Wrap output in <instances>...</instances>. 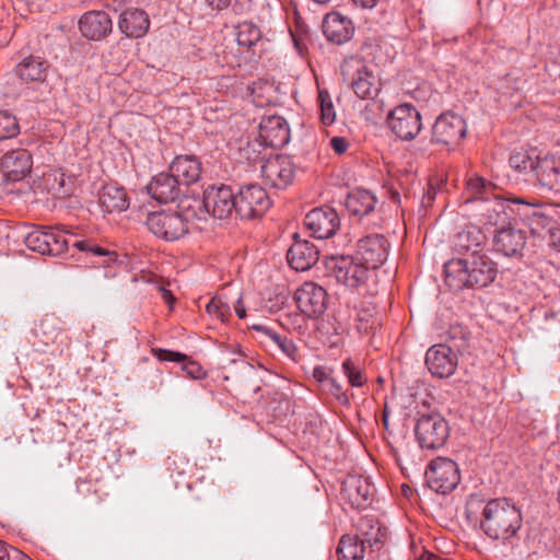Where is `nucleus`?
<instances>
[{
	"instance_id": "31",
	"label": "nucleus",
	"mask_w": 560,
	"mask_h": 560,
	"mask_svg": "<svg viewBox=\"0 0 560 560\" xmlns=\"http://www.w3.org/2000/svg\"><path fill=\"white\" fill-rule=\"evenodd\" d=\"M98 203L103 212L120 213L128 209L129 198L122 187L108 184L102 187L98 194Z\"/></svg>"
},
{
	"instance_id": "24",
	"label": "nucleus",
	"mask_w": 560,
	"mask_h": 560,
	"mask_svg": "<svg viewBox=\"0 0 560 560\" xmlns=\"http://www.w3.org/2000/svg\"><path fill=\"white\" fill-rule=\"evenodd\" d=\"M180 183L173 173H160L148 184V194L161 203L175 201L182 194Z\"/></svg>"
},
{
	"instance_id": "36",
	"label": "nucleus",
	"mask_w": 560,
	"mask_h": 560,
	"mask_svg": "<svg viewBox=\"0 0 560 560\" xmlns=\"http://www.w3.org/2000/svg\"><path fill=\"white\" fill-rule=\"evenodd\" d=\"M354 536L359 537L362 544H365L370 548H378V545L385 537V532L373 517L364 516L359 520L357 534H354Z\"/></svg>"
},
{
	"instance_id": "54",
	"label": "nucleus",
	"mask_w": 560,
	"mask_h": 560,
	"mask_svg": "<svg viewBox=\"0 0 560 560\" xmlns=\"http://www.w3.org/2000/svg\"><path fill=\"white\" fill-rule=\"evenodd\" d=\"M548 243L549 246L560 252V224H556L548 230Z\"/></svg>"
},
{
	"instance_id": "3",
	"label": "nucleus",
	"mask_w": 560,
	"mask_h": 560,
	"mask_svg": "<svg viewBox=\"0 0 560 560\" xmlns=\"http://www.w3.org/2000/svg\"><path fill=\"white\" fill-rule=\"evenodd\" d=\"M342 75L361 100H373L381 90L380 78L362 60L354 58L347 60L342 66Z\"/></svg>"
},
{
	"instance_id": "47",
	"label": "nucleus",
	"mask_w": 560,
	"mask_h": 560,
	"mask_svg": "<svg viewBox=\"0 0 560 560\" xmlns=\"http://www.w3.org/2000/svg\"><path fill=\"white\" fill-rule=\"evenodd\" d=\"M324 388L332 395L340 405L348 406L350 404L349 395L334 377L328 381Z\"/></svg>"
},
{
	"instance_id": "30",
	"label": "nucleus",
	"mask_w": 560,
	"mask_h": 560,
	"mask_svg": "<svg viewBox=\"0 0 560 560\" xmlns=\"http://www.w3.org/2000/svg\"><path fill=\"white\" fill-rule=\"evenodd\" d=\"M541 161L534 152L516 151L510 155L509 165L514 172L515 179L530 182Z\"/></svg>"
},
{
	"instance_id": "38",
	"label": "nucleus",
	"mask_w": 560,
	"mask_h": 560,
	"mask_svg": "<svg viewBox=\"0 0 560 560\" xmlns=\"http://www.w3.org/2000/svg\"><path fill=\"white\" fill-rule=\"evenodd\" d=\"M47 191L56 198H66L73 191V183L61 172H52L45 176Z\"/></svg>"
},
{
	"instance_id": "20",
	"label": "nucleus",
	"mask_w": 560,
	"mask_h": 560,
	"mask_svg": "<svg viewBox=\"0 0 560 560\" xmlns=\"http://www.w3.org/2000/svg\"><path fill=\"white\" fill-rule=\"evenodd\" d=\"M526 245V233L512 224L499 229L493 236V248L506 257H518Z\"/></svg>"
},
{
	"instance_id": "8",
	"label": "nucleus",
	"mask_w": 560,
	"mask_h": 560,
	"mask_svg": "<svg viewBox=\"0 0 560 560\" xmlns=\"http://www.w3.org/2000/svg\"><path fill=\"white\" fill-rule=\"evenodd\" d=\"M147 226L155 236L172 242L188 232L187 221L175 211H160L148 214Z\"/></svg>"
},
{
	"instance_id": "51",
	"label": "nucleus",
	"mask_w": 560,
	"mask_h": 560,
	"mask_svg": "<svg viewBox=\"0 0 560 560\" xmlns=\"http://www.w3.org/2000/svg\"><path fill=\"white\" fill-rule=\"evenodd\" d=\"M183 370L187 373V375L195 380H200L206 375L203 369L194 361H188L185 363L183 365Z\"/></svg>"
},
{
	"instance_id": "45",
	"label": "nucleus",
	"mask_w": 560,
	"mask_h": 560,
	"mask_svg": "<svg viewBox=\"0 0 560 560\" xmlns=\"http://www.w3.org/2000/svg\"><path fill=\"white\" fill-rule=\"evenodd\" d=\"M207 313L220 319L221 322H228L231 317V308L220 296H214L206 306Z\"/></svg>"
},
{
	"instance_id": "59",
	"label": "nucleus",
	"mask_w": 560,
	"mask_h": 560,
	"mask_svg": "<svg viewBox=\"0 0 560 560\" xmlns=\"http://www.w3.org/2000/svg\"><path fill=\"white\" fill-rule=\"evenodd\" d=\"M234 311L238 318L243 319L246 317V308L243 304L242 298H238L234 304Z\"/></svg>"
},
{
	"instance_id": "56",
	"label": "nucleus",
	"mask_w": 560,
	"mask_h": 560,
	"mask_svg": "<svg viewBox=\"0 0 560 560\" xmlns=\"http://www.w3.org/2000/svg\"><path fill=\"white\" fill-rule=\"evenodd\" d=\"M314 378L322 384L324 387L329 380L332 377L330 376L329 372H327L324 368L317 366L313 371Z\"/></svg>"
},
{
	"instance_id": "43",
	"label": "nucleus",
	"mask_w": 560,
	"mask_h": 560,
	"mask_svg": "<svg viewBox=\"0 0 560 560\" xmlns=\"http://www.w3.org/2000/svg\"><path fill=\"white\" fill-rule=\"evenodd\" d=\"M377 320L374 316V308H360L357 313L355 328L361 335H369L376 328Z\"/></svg>"
},
{
	"instance_id": "26",
	"label": "nucleus",
	"mask_w": 560,
	"mask_h": 560,
	"mask_svg": "<svg viewBox=\"0 0 560 560\" xmlns=\"http://www.w3.org/2000/svg\"><path fill=\"white\" fill-rule=\"evenodd\" d=\"M82 35L92 40H98L110 33L113 23L104 11H91L82 15L79 21Z\"/></svg>"
},
{
	"instance_id": "41",
	"label": "nucleus",
	"mask_w": 560,
	"mask_h": 560,
	"mask_svg": "<svg viewBox=\"0 0 560 560\" xmlns=\"http://www.w3.org/2000/svg\"><path fill=\"white\" fill-rule=\"evenodd\" d=\"M470 332L463 326H452L447 331V346L452 347L455 352L463 353L469 346Z\"/></svg>"
},
{
	"instance_id": "5",
	"label": "nucleus",
	"mask_w": 560,
	"mask_h": 560,
	"mask_svg": "<svg viewBox=\"0 0 560 560\" xmlns=\"http://www.w3.org/2000/svg\"><path fill=\"white\" fill-rule=\"evenodd\" d=\"M504 202L511 214L523 221L532 234L540 235L544 230L552 226V217L547 214L541 206L515 196L506 197Z\"/></svg>"
},
{
	"instance_id": "27",
	"label": "nucleus",
	"mask_w": 560,
	"mask_h": 560,
	"mask_svg": "<svg viewBox=\"0 0 560 560\" xmlns=\"http://www.w3.org/2000/svg\"><path fill=\"white\" fill-rule=\"evenodd\" d=\"M323 32L329 42L341 45L352 37L354 28L351 20L338 12H330L324 19Z\"/></svg>"
},
{
	"instance_id": "22",
	"label": "nucleus",
	"mask_w": 560,
	"mask_h": 560,
	"mask_svg": "<svg viewBox=\"0 0 560 560\" xmlns=\"http://www.w3.org/2000/svg\"><path fill=\"white\" fill-rule=\"evenodd\" d=\"M259 138L266 147H284L290 140L287 120L278 115L262 117L259 124Z\"/></svg>"
},
{
	"instance_id": "7",
	"label": "nucleus",
	"mask_w": 560,
	"mask_h": 560,
	"mask_svg": "<svg viewBox=\"0 0 560 560\" xmlns=\"http://www.w3.org/2000/svg\"><path fill=\"white\" fill-rule=\"evenodd\" d=\"M327 268L332 272L338 282L346 287L358 289L365 284L370 277V269L355 257H331L327 261Z\"/></svg>"
},
{
	"instance_id": "52",
	"label": "nucleus",
	"mask_w": 560,
	"mask_h": 560,
	"mask_svg": "<svg viewBox=\"0 0 560 560\" xmlns=\"http://www.w3.org/2000/svg\"><path fill=\"white\" fill-rule=\"evenodd\" d=\"M282 325L283 326H293V329H301L305 323V318L302 314H285L282 317Z\"/></svg>"
},
{
	"instance_id": "37",
	"label": "nucleus",
	"mask_w": 560,
	"mask_h": 560,
	"mask_svg": "<svg viewBox=\"0 0 560 560\" xmlns=\"http://www.w3.org/2000/svg\"><path fill=\"white\" fill-rule=\"evenodd\" d=\"M366 545L354 535H343L338 545L339 560H363Z\"/></svg>"
},
{
	"instance_id": "13",
	"label": "nucleus",
	"mask_w": 560,
	"mask_h": 560,
	"mask_svg": "<svg viewBox=\"0 0 560 560\" xmlns=\"http://www.w3.org/2000/svg\"><path fill=\"white\" fill-rule=\"evenodd\" d=\"M264 183L272 188L282 189L294 177V164L290 156L277 154L267 159L260 168Z\"/></svg>"
},
{
	"instance_id": "14",
	"label": "nucleus",
	"mask_w": 560,
	"mask_h": 560,
	"mask_svg": "<svg viewBox=\"0 0 560 560\" xmlns=\"http://www.w3.org/2000/svg\"><path fill=\"white\" fill-rule=\"evenodd\" d=\"M389 243L384 235H366L358 241L355 259L374 270L386 261Z\"/></svg>"
},
{
	"instance_id": "23",
	"label": "nucleus",
	"mask_w": 560,
	"mask_h": 560,
	"mask_svg": "<svg viewBox=\"0 0 560 560\" xmlns=\"http://www.w3.org/2000/svg\"><path fill=\"white\" fill-rule=\"evenodd\" d=\"M485 238L481 230L476 226L463 230L453 242L454 258H469L485 254Z\"/></svg>"
},
{
	"instance_id": "28",
	"label": "nucleus",
	"mask_w": 560,
	"mask_h": 560,
	"mask_svg": "<svg viewBox=\"0 0 560 560\" xmlns=\"http://www.w3.org/2000/svg\"><path fill=\"white\" fill-rule=\"evenodd\" d=\"M170 172L180 185L189 186L200 179L202 164L195 155H177L170 165Z\"/></svg>"
},
{
	"instance_id": "58",
	"label": "nucleus",
	"mask_w": 560,
	"mask_h": 560,
	"mask_svg": "<svg viewBox=\"0 0 560 560\" xmlns=\"http://www.w3.org/2000/svg\"><path fill=\"white\" fill-rule=\"evenodd\" d=\"M520 89V79L512 78L510 74L506 75V94L512 93Z\"/></svg>"
},
{
	"instance_id": "55",
	"label": "nucleus",
	"mask_w": 560,
	"mask_h": 560,
	"mask_svg": "<svg viewBox=\"0 0 560 560\" xmlns=\"http://www.w3.org/2000/svg\"><path fill=\"white\" fill-rule=\"evenodd\" d=\"M348 141L342 137H334L330 139V147L337 154H342L348 149Z\"/></svg>"
},
{
	"instance_id": "50",
	"label": "nucleus",
	"mask_w": 560,
	"mask_h": 560,
	"mask_svg": "<svg viewBox=\"0 0 560 560\" xmlns=\"http://www.w3.org/2000/svg\"><path fill=\"white\" fill-rule=\"evenodd\" d=\"M278 348L287 355L289 357L290 359H292L293 361H298V358H299V353H298V348L295 346V343L289 339L288 337H285L281 342L280 345L278 346Z\"/></svg>"
},
{
	"instance_id": "10",
	"label": "nucleus",
	"mask_w": 560,
	"mask_h": 560,
	"mask_svg": "<svg viewBox=\"0 0 560 560\" xmlns=\"http://www.w3.org/2000/svg\"><path fill=\"white\" fill-rule=\"evenodd\" d=\"M235 202L236 213L247 220L261 217L271 205L266 190L256 184L241 187Z\"/></svg>"
},
{
	"instance_id": "61",
	"label": "nucleus",
	"mask_w": 560,
	"mask_h": 560,
	"mask_svg": "<svg viewBox=\"0 0 560 560\" xmlns=\"http://www.w3.org/2000/svg\"><path fill=\"white\" fill-rule=\"evenodd\" d=\"M353 3L363 9H372L376 5L378 0H352Z\"/></svg>"
},
{
	"instance_id": "35",
	"label": "nucleus",
	"mask_w": 560,
	"mask_h": 560,
	"mask_svg": "<svg viewBox=\"0 0 560 560\" xmlns=\"http://www.w3.org/2000/svg\"><path fill=\"white\" fill-rule=\"evenodd\" d=\"M376 198L375 196L364 189H358L350 192L346 199V208L349 213L363 217L368 215L375 209Z\"/></svg>"
},
{
	"instance_id": "49",
	"label": "nucleus",
	"mask_w": 560,
	"mask_h": 560,
	"mask_svg": "<svg viewBox=\"0 0 560 560\" xmlns=\"http://www.w3.org/2000/svg\"><path fill=\"white\" fill-rule=\"evenodd\" d=\"M153 352L160 361L184 362L186 360L185 354L171 350L154 349Z\"/></svg>"
},
{
	"instance_id": "44",
	"label": "nucleus",
	"mask_w": 560,
	"mask_h": 560,
	"mask_svg": "<svg viewBox=\"0 0 560 560\" xmlns=\"http://www.w3.org/2000/svg\"><path fill=\"white\" fill-rule=\"evenodd\" d=\"M20 133V125L16 117L9 110H0V140L16 137Z\"/></svg>"
},
{
	"instance_id": "62",
	"label": "nucleus",
	"mask_w": 560,
	"mask_h": 560,
	"mask_svg": "<svg viewBox=\"0 0 560 560\" xmlns=\"http://www.w3.org/2000/svg\"><path fill=\"white\" fill-rule=\"evenodd\" d=\"M207 1L212 8L218 9V10L226 8L230 3V0H207Z\"/></svg>"
},
{
	"instance_id": "32",
	"label": "nucleus",
	"mask_w": 560,
	"mask_h": 560,
	"mask_svg": "<svg viewBox=\"0 0 560 560\" xmlns=\"http://www.w3.org/2000/svg\"><path fill=\"white\" fill-rule=\"evenodd\" d=\"M534 178L542 192L550 194L555 198L560 196V170L553 161L542 160L534 174Z\"/></svg>"
},
{
	"instance_id": "11",
	"label": "nucleus",
	"mask_w": 560,
	"mask_h": 560,
	"mask_svg": "<svg viewBox=\"0 0 560 560\" xmlns=\"http://www.w3.org/2000/svg\"><path fill=\"white\" fill-rule=\"evenodd\" d=\"M390 130L401 140L415 139L421 128V116L419 112L409 104L396 106L387 118Z\"/></svg>"
},
{
	"instance_id": "33",
	"label": "nucleus",
	"mask_w": 560,
	"mask_h": 560,
	"mask_svg": "<svg viewBox=\"0 0 560 560\" xmlns=\"http://www.w3.org/2000/svg\"><path fill=\"white\" fill-rule=\"evenodd\" d=\"M47 69L48 63L44 58L31 55L18 63L15 72L24 82H44Z\"/></svg>"
},
{
	"instance_id": "40",
	"label": "nucleus",
	"mask_w": 560,
	"mask_h": 560,
	"mask_svg": "<svg viewBox=\"0 0 560 560\" xmlns=\"http://www.w3.org/2000/svg\"><path fill=\"white\" fill-rule=\"evenodd\" d=\"M236 42L238 46L247 49L253 48L261 40V32L252 22H243L236 26Z\"/></svg>"
},
{
	"instance_id": "53",
	"label": "nucleus",
	"mask_w": 560,
	"mask_h": 560,
	"mask_svg": "<svg viewBox=\"0 0 560 560\" xmlns=\"http://www.w3.org/2000/svg\"><path fill=\"white\" fill-rule=\"evenodd\" d=\"M73 246L77 247L81 252H92L93 254L98 255V256H103V255L107 254V252L104 248H102L97 245H92L88 241H77L73 243Z\"/></svg>"
},
{
	"instance_id": "1",
	"label": "nucleus",
	"mask_w": 560,
	"mask_h": 560,
	"mask_svg": "<svg viewBox=\"0 0 560 560\" xmlns=\"http://www.w3.org/2000/svg\"><path fill=\"white\" fill-rule=\"evenodd\" d=\"M445 283L455 291L486 288L498 275L497 264L487 253L469 258H452L444 265Z\"/></svg>"
},
{
	"instance_id": "42",
	"label": "nucleus",
	"mask_w": 560,
	"mask_h": 560,
	"mask_svg": "<svg viewBox=\"0 0 560 560\" xmlns=\"http://www.w3.org/2000/svg\"><path fill=\"white\" fill-rule=\"evenodd\" d=\"M342 372L348 378V382L353 387H362L366 384L368 377L363 373V370L352 359H346L342 362Z\"/></svg>"
},
{
	"instance_id": "46",
	"label": "nucleus",
	"mask_w": 560,
	"mask_h": 560,
	"mask_svg": "<svg viewBox=\"0 0 560 560\" xmlns=\"http://www.w3.org/2000/svg\"><path fill=\"white\" fill-rule=\"evenodd\" d=\"M320 103V120L324 125H331L336 119V113L332 102L327 92L320 91L318 94Z\"/></svg>"
},
{
	"instance_id": "4",
	"label": "nucleus",
	"mask_w": 560,
	"mask_h": 560,
	"mask_svg": "<svg viewBox=\"0 0 560 560\" xmlns=\"http://www.w3.org/2000/svg\"><path fill=\"white\" fill-rule=\"evenodd\" d=\"M415 434L422 448L435 450L446 443L450 436V425L446 419L438 412L424 413L417 420Z\"/></svg>"
},
{
	"instance_id": "21",
	"label": "nucleus",
	"mask_w": 560,
	"mask_h": 560,
	"mask_svg": "<svg viewBox=\"0 0 560 560\" xmlns=\"http://www.w3.org/2000/svg\"><path fill=\"white\" fill-rule=\"evenodd\" d=\"M374 488L368 478L348 475L342 481L341 497L354 509L365 508L373 494Z\"/></svg>"
},
{
	"instance_id": "63",
	"label": "nucleus",
	"mask_w": 560,
	"mask_h": 560,
	"mask_svg": "<svg viewBox=\"0 0 560 560\" xmlns=\"http://www.w3.org/2000/svg\"><path fill=\"white\" fill-rule=\"evenodd\" d=\"M419 560H446V559H441L440 557H438L434 553H431V552H428V551H424Z\"/></svg>"
},
{
	"instance_id": "57",
	"label": "nucleus",
	"mask_w": 560,
	"mask_h": 560,
	"mask_svg": "<svg viewBox=\"0 0 560 560\" xmlns=\"http://www.w3.org/2000/svg\"><path fill=\"white\" fill-rule=\"evenodd\" d=\"M158 289L161 292V295H162V299L164 300V302L166 304H168L170 306H172L175 302V298L172 294V292L170 290L165 289L163 285H159Z\"/></svg>"
},
{
	"instance_id": "48",
	"label": "nucleus",
	"mask_w": 560,
	"mask_h": 560,
	"mask_svg": "<svg viewBox=\"0 0 560 560\" xmlns=\"http://www.w3.org/2000/svg\"><path fill=\"white\" fill-rule=\"evenodd\" d=\"M250 329L260 332L261 335L266 336L268 339H270L277 347L280 345V342L285 338V336H281L280 334L276 332L275 330L270 329L269 327L261 325V324H253L249 326Z\"/></svg>"
},
{
	"instance_id": "39",
	"label": "nucleus",
	"mask_w": 560,
	"mask_h": 560,
	"mask_svg": "<svg viewBox=\"0 0 560 560\" xmlns=\"http://www.w3.org/2000/svg\"><path fill=\"white\" fill-rule=\"evenodd\" d=\"M60 320L54 315H45L34 329L39 341L48 346L54 343L60 332Z\"/></svg>"
},
{
	"instance_id": "18",
	"label": "nucleus",
	"mask_w": 560,
	"mask_h": 560,
	"mask_svg": "<svg viewBox=\"0 0 560 560\" xmlns=\"http://www.w3.org/2000/svg\"><path fill=\"white\" fill-rule=\"evenodd\" d=\"M466 135L465 120L455 114L440 115L433 127L431 141L435 144L453 145Z\"/></svg>"
},
{
	"instance_id": "2",
	"label": "nucleus",
	"mask_w": 560,
	"mask_h": 560,
	"mask_svg": "<svg viewBox=\"0 0 560 560\" xmlns=\"http://www.w3.org/2000/svg\"><path fill=\"white\" fill-rule=\"evenodd\" d=\"M523 525V515L511 500L493 499L483 508L480 522L483 533L493 540L512 542Z\"/></svg>"
},
{
	"instance_id": "9",
	"label": "nucleus",
	"mask_w": 560,
	"mask_h": 560,
	"mask_svg": "<svg viewBox=\"0 0 560 560\" xmlns=\"http://www.w3.org/2000/svg\"><path fill=\"white\" fill-rule=\"evenodd\" d=\"M24 244L42 255L60 256L68 249L69 242L62 231L36 228L24 236Z\"/></svg>"
},
{
	"instance_id": "6",
	"label": "nucleus",
	"mask_w": 560,
	"mask_h": 560,
	"mask_svg": "<svg viewBox=\"0 0 560 560\" xmlns=\"http://www.w3.org/2000/svg\"><path fill=\"white\" fill-rule=\"evenodd\" d=\"M428 486L435 492L446 494L453 491L460 481L457 464L447 457H438L430 462L425 470Z\"/></svg>"
},
{
	"instance_id": "25",
	"label": "nucleus",
	"mask_w": 560,
	"mask_h": 560,
	"mask_svg": "<svg viewBox=\"0 0 560 560\" xmlns=\"http://www.w3.org/2000/svg\"><path fill=\"white\" fill-rule=\"evenodd\" d=\"M287 258L292 269L306 271L317 262L319 250L313 243L306 240L295 238L288 250Z\"/></svg>"
},
{
	"instance_id": "17",
	"label": "nucleus",
	"mask_w": 560,
	"mask_h": 560,
	"mask_svg": "<svg viewBox=\"0 0 560 560\" xmlns=\"http://www.w3.org/2000/svg\"><path fill=\"white\" fill-rule=\"evenodd\" d=\"M304 225L318 240L334 236L340 228V219L335 209L319 207L311 210L304 219Z\"/></svg>"
},
{
	"instance_id": "34",
	"label": "nucleus",
	"mask_w": 560,
	"mask_h": 560,
	"mask_svg": "<svg viewBox=\"0 0 560 560\" xmlns=\"http://www.w3.org/2000/svg\"><path fill=\"white\" fill-rule=\"evenodd\" d=\"M495 185L483 177L474 176L467 182L466 191L469 195L467 201L470 200H490L493 198L494 200H500V196L494 192ZM506 198L501 199L498 202V206L501 209L506 208V203L504 202Z\"/></svg>"
},
{
	"instance_id": "15",
	"label": "nucleus",
	"mask_w": 560,
	"mask_h": 560,
	"mask_svg": "<svg viewBox=\"0 0 560 560\" xmlns=\"http://www.w3.org/2000/svg\"><path fill=\"white\" fill-rule=\"evenodd\" d=\"M295 303L307 317H317L327 308L328 294L315 282H304L294 293Z\"/></svg>"
},
{
	"instance_id": "60",
	"label": "nucleus",
	"mask_w": 560,
	"mask_h": 560,
	"mask_svg": "<svg viewBox=\"0 0 560 560\" xmlns=\"http://www.w3.org/2000/svg\"><path fill=\"white\" fill-rule=\"evenodd\" d=\"M13 549H11V553L8 549V547L5 546V544L3 541L0 540V560H12L13 558Z\"/></svg>"
},
{
	"instance_id": "12",
	"label": "nucleus",
	"mask_w": 560,
	"mask_h": 560,
	"mask_svg": "<svg viewBox=\"0 0 560 560\" xmlns=\"http://www.w3.org/2000/svg\"><path fill=\"white\" fill-rule=\"evenodd\" d=\"M236 196L232 188L221 184L208 186L203 191L202 206L213 218L225 219L236 213Z\"/></svg>"
},
{
	"instance_id": "16",
	"label": "nucleus",
	"mask_w": 560,
	"mask_h": 560,
	"mask_svg": "<svg viewBox=\"0 0 560 560\" xmlns=\"http://www.w3.org/2000/svg\"><path fill=\"white\" fill-rule=\"evenodd\" d=\"M425 365L433 376L447 378L457 369V352L446 343L434 345L425 353Z\"/></svg>"
},
{
	"instance_id": "19",
	"label": "nucleus",
	"mask_w": 560,
	"mask_h": 560,
	"mask_svg": "<svg viewBox=\"0 0 560 560\" xmlns=\"http://www.w3.org/2000/svg\"><path fill=\"white\" fill-rule=\"evenodd\" d=\"M32 154L26 149L8 151L0 159V171L7 182H20L32 171Z\"/></svg>"
},
{
	"instance_id": "64",
	"label": "nucleus",
	"mask_w": 560,
	"mask_h": 560,
	"mask_svg": "<svg viewBox=\"0 0 560 560\" xmlns=\"http://www.w3.org/2000/svg\"><path fill=\"white\" fill-rule=\"evenodd\" d=\"M293 42H294V46L298 49L299 54L303 55L304 48H305L304 44L299 38H295V37H293Z\"/></svg>"
},
{
	"instance_id": "29",
	"label": "nucleus",
	"mask_w": 560,
	"mask_h": 560,
	"mask_svg": "<svg viewBox=\"0 0 560 560\" xmlns=\"http://www.w3.org/2000/svg\"><path fill=\"white\" fill-rule=\"evenodd\" d=\"M118 25L127 37L141 38L149 31L150 20L145 11L129 8L120 14Z\"/></svg>"
}]
</instances>
